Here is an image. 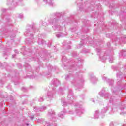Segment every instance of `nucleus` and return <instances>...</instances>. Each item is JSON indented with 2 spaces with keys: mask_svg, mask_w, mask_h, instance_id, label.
<instances>
[{
  "mask_svg": "<svg viewBox=\"0 0 126 126\" xmlns=\"http://www.w3.org/2000/svg\"><path fill=\"white\" fill-rule=\"evenodd\" d=\"M56 17L53 19L49 20L48 22H49V24H52V25H53L52 28H53L54 30L61 31L62 30V27L60 26V25H58V23L61 21L60 19L61 17H63V16L62 15L61 13H57L56 14Z\"/></svg>",
  "mask_w": 126,
  "mask_h": 126,
  "instance_id": "obj_1",
  "label": "nucleus"
},
{
  "mask_svg": "<svg viewBox=\"0 0 126 126\" xmlns=\"http://www.w3.org/2000/svg\"><path fill=\"white\" fill-rule=\"evenodd\" d=\"M108 110L110 111L109 114H113L114 113L112 107L106 106L101 110L100 113L99 112V110H96L94 114V119H99L100 116H101V118H104L105 117V114Z\"/></svg>",
  "mask_w": 126,
  "mask_h": 126,
  "instance_id": "obj_2",
  "label": "nucleus"
},
{
  "mask_svg": "<svg viewBox=\"0 0 126 126\" xmlns=\"http://www.w3.org/2000/svg\"><path fill=\"white\" fill-rule=\"evenodd\" d=\"M51 83L52 85H53L52 91H48L47 93V96L49 99L54 98V94H55V92H56V88H58V86H59V85L60 84V81H59V80H58L57 78H54L53 80H52Z\"/></svg>",
  "mask_w": 126,
  "mask_h": 126,
  "instance_id": "obj_3",
  "label": "nucleus"
},
{
  "mask_svg": "<svg viewBox=\"0 0 126 126\" xmlns=\"http://www.w3.org/2000/svg\"><path fill=\"white\" fill-rule=\"evenodd\" d=\"M74 107L76 109V113L78 116H80V115L84 113V108L82 107V105L77 102L75 104Z\"/></svg>",
  "mask_w": 126,
  "mask_h": 126,
  "instance_id": "obj_4",
  "label": "nucleus"
},
{
  "mask_svg": "<svg viewBox=\"0 0 126 126\" xmlns=\"http://www.w3.org/2000/svg\"><path fill=\"white\" fill-rule=\"evenodd\" d=\"M83 82H84V79H83V78H82L79 81H76L75 80H74L72 82V84H73V85H75L76 87H77L76 88V90H79V89H78V88H82V85H81V84H83Z\"/></svg>",
  "mask_w": 126,
  "mask_h": 126,
  "instance_id": "obj_5",
  "label": "nucleus"
},
{
  "mask_svg": "<svg viewBox=\"0 0 126 126\" xmlns=\"http://www.w3.org/2000/svg\"><path fill=\"white\" fill-rule=\"evenodd\" d=\"M67 99L69 101V104H72L76 99V97L73 96V92H72V90H70L69 91Z\"/></svg>",
  "mask_w": 126,
  "mask_h": 126,
  "instance_id": "obj_6",
  "label": "nucleus"
},
{
  "mask_svg": "<svg viewBox=\"0 0 126 126\" xmlns=\"http://www.w3.org/2000/svg\"><path fill=\"white\" fill-rule=\"evenodd\" d=\"M96 52L97 53V55L99 56V59H100L102 62H104V61H105V60L107 59V57H106V53L101 52V49L97 48Z\"/></svg>",
  "mask_w": 126,
  "mask_h": 126,
  "instance_id": "obj_7",
  "label": "nucleus"
},
{
  "mask_svg": "<svg viewBox=\"0 0 126 126\" xmlns=\"http://www.w3.org/2000/svg\"><path fill=\"white\" fill-rule=\"evenodd\" d=\"M99 94L101 97H104L105 98H108V99H109V98H110V96L109 95V94L108 93H106L105 88H103L101 90L100 92L99 93Z\"/></svg>",
  "mask_w": 126,
  "mask_h": 126,
  "instance_id": "obj_8",
  "label": "nucleus"
},
{
  "mask_svg": "<svg viewBox=\"0 0 126 126\" xmlns=\"http://www.w3.org/2000/svg\"><path fill=\"white\" fill-rule=\"evenodd\" d=\"M15 1H11L10 0H7V5H11L12 7H15L17 5H18L17 2L18 1H21L22 0H14Z\"/></svg>",
  "mask_w": 126,
  "mask_h": 126,
  "instance_id": "obj_9",
  "label": "nucleus"
},
{
  "mask_svg": "<svg viewBox=\"0 0 126 126\" xmlns=\"http://www.w3.org/2000/svg\"><path fill=\"white\" fill-rule=\"evenodd\" d=\"M102 80H104V81H105V82H108L109 85H113L114 83V80L112 79H108L105 76V75L102 76Z\"/></svg>",
  "mask_w": 126,
  "mask_h": 126,
  "instance_id": "obj_10",
  "label": "nucleus"
},
{
  "mask_svg": "<svg viewBox=\"0 0 126 126\" xmlns=\"http://www.w3.org/2000/svg\"><path fill=\"white\" fill-rule=\"evenodd\" d=\"M47 108L45 106H42L41 107H34V111L36 113H39V112H43L44 110H46Z\"/></svg>",
  "mask_w": 126,
  "mask_h": 126,
  "instance_id": "obj_11",
  "label": "nucleus"
},
{
  "mask_svg": "<svg viewBox=\"0 0 126 126\" xmlns=\"http://www.w3.org/2000/svg\"><path fill=\"white\" fill-rule=\"evenodd\" d=\"M41 2L43 5L48 4L50 5H53V0H42Z\"/></svg>",
  "mask_w": 126,
  "mask_h": 126,
  "instance_id": "obj_12",
  "label": "nucleus"
},
{
  "mask_svg": "<svg viewBox=\"0 0 126 126\" xmlns=\"http://www.w3.org/2000/svg\"><path fill=\"white\" fill-rule=\"evenodd\" d=\"M1 17H2V18H5V19H6L7 22L8 23V26H9V25L10 26H12V24H11V23L12 22V20H11L10 18H7L6 17V16H3V15H2L1 16Z\"/></svg>",
  "mask_w": 126,
  "mask_h": 126,
  "instance_id": "obj_13",
  "label": "nucleus"
},
{
  "mask_svg": "<svg viewBox=\"0 0 126 126\" xmlns=\"http://www.w3.org/2000/svg\"><path fill=\"white\" fill-rule=\"evenodd\" d=\"M55 116V112L53 110L50 109L48 110V117L49 118H53Z\"/></svg>",
  "mask_w": 126,
  "mask_h": 126,
  "instance_id": "obj_14",
  "label": "nucleus"
},
{
  "mask_svg": "<svg viewBox=\"0 0 126 126\" xmlns=\"http://www.w3.org/2000/svg\"><path fill=\"white\" fill-rule=\"evenodd\" d=\"M7 30H8V29H5L4 27L0 23V34H1L2 32H7Z\"/></svg>",
  "mask_w": 126,
  "mask_h": 126,
  "instance_id": "obj_15",
  "label": "nucleus"
},
{
  "mask_svg": "<svg viewBox=\"0 0 126 126\" xmlns=\"http://www.w3.org/2000/svg\"><path fill=\"white\" fill-rule=\"evenodd\" d=\"M90 79L91 81H92L93 83H95V81H97V80H98V79L94 75H92L91 76Z\"/></svg>",
  "mask_w": 126,
  "mask_h": 126,
  "instance_id": "obj_16",
  "label": "nucleus"
},
{
  "mask_svg": "<svg viewBox=\"0 0 126 126\" xmlns=\"http://www.w3.org/2000/svg\"><path fill=\"white\" fill-rule=\"evenodd\" d=\"M117 78V80H122L123 79V73L122 72H119L116 74Z\"/></svg>",
  "mask_w": 126,
  "mask_h": 126,
  "instance_id": "obj_17",
  "label": "nucleus"
},
{
  "mask_svg": "<svg viewBox=\"0 0 126 126\" xmlns=\"http://www.w3.org/2000/svg\"><path fill=\"white\" fill-rule=\"evenodd\" d=\"M65 113H66V111L65 110L62 111L61 113H59L58 114V116L60 117V118L63 119V118L64 117V115H65Z\"/></svg>",
  "mask_w": 126,
  "mask_h": 126,
  "instance_id": "obj_18",
  "label": "nucleus"
},
{
  "mask_svg": "<svg viewBox=\"0 0 126 126\" xmlns=\"http://www.w3.org/2000/svg\"><path fill=\"white\" fill-rule=\"evenodd\" d=\"M126 36H124L123 38L119 40L120 44H126Z\"/></svg>",
  "mask_w": 126,
  "mask_h": 126,
  "instance_id": "obj_19",
  "label": "nucleus"
},
{
  "mask_svg": "<svg viewBox=\"0 0 126 126\" xmlns=\"http://www.w3.org/2000/svg\"><path fill=\"white\" fill-rule=\"evenodd\" d=\"M111 90L112 91V93L113 94H115L116 93H117L118 91H119V90H120V89H119V88H114L113 87H112L111 88Z\"/></svg>",
  "mask_w": 126,
  "mask_h": 126,
  "instance_id": "obj_20",
  "label": "nucleus"
},
{
  "mask_svg": "<svg viewBox=\"0 0 126 126\" xmlns=\"http://www.w3.org/2000/svg\"><path fill=\"white\" fill-rule=\"evenodd\" d=\"M56 93H58L59 95H63V89L59 88V90L56 91Z\"/></svg>",
  "mask_w": 126,
  "mask_h": 126,
  "instance_id": "obj_21",
  "label": "nucleus"
},
{
  "mask_svg": "<svg viewBox=\"0 0 126 126\" xmlns=\"http://www.w3.org/2000/svg\"><path fill=\"white\" fill-rule=\"evenodd\" d=\"M12 10V8H11V7H9L8 9H6V8H1V11L3 13H4L7 11V10Z\"/></svg>",
  "mask_w": 126,
  "mask_h": 126,
  "instance_id": "obj_22",
  "label": "nucleus"
},
{
  "mask_svg": "<svg viewBox=\"0 0 126 126\" xmlns=\"http://www.w3.org/2000/svg\"><path fill=\"white\" fill-rule=\"evenodd\" d=\"M107 58L109 59V63H113V61L114 60V58H113V56H110L109 55L107 56Z\"/></svg>",
  "mask_w": 126,
  "mask_h": 126,
  "instance_id": "obj_23",
  "label": "nucleus"
},
{
  "mask_svg": "<svg viewBox=\"0 0 126 126\" xmlns=\"http://www.w3.org/2000/svg\"><path fill=\"white\" fill-rule=\"evenodd\" d=\"M46 126H57V124L55 123H54L53 124H50V123L46 122Z\"/></svg>",
  "mask_w": 126,
  "mask_h": 126,
  "instance_id": "obj_24",
  "label": "nucleus"
},
{
  "mask_svg": "<svg viewBox=\"0 0 126 126\" xmlns=\"http://www.w3.org/2000/svg\"><path fill=\"white\" fill-rule=\"evenodd\" d=\"M56 36L57 38H61V37H64V35L62 33H58L56 34Z\"/></svg>",
  "mask_w": 126,
  "mask_h": 126,
  "instance_id": "obj_25",
  "label": "nucleus"
},
{
  "mask_svg": "<svg viewBox=\"0 0 126 126\" xmlns=\"http://www.w3.org/2000/svg\"><path fill=\"white\" fill-rule=\"evenodd\" d=\"M61 103H62V106H67V103H66L65 101H64L63 100H62Z\"/></svg>",
  "mask_w": 126,
  "mask_h": 126,
  "instance_id": "obj_26",
  "label": "nucleus"
},
{
  "mask_svg": "<svg viewBox=\"0 0 126 126\" xmlns=\"http://www.w3.org/2000/svg\"><path fill=\"white\" fill-rule=\"evenodd\" d=\"M17 17H18V18H22L23 17V14H18L17 15Z\"/></svg>",
  "mask_w": 126,
  "mask_h": 126,
  "instance_id": "obj_27",
  "label": "nucleus"
},
{
  "mask_svg": "<svg viewBox=\"0 0 126 126\" xmlns=\"http://www.w3.org/2000/svg\"><path fill=\"white\" fill-rule=\"evenodd\" d=\"M29 32H30V30H27L26 32H25V35L28 36L29 35Z\"/></svg>",
  "mask_w": 126,
  "mask_h": 126,
  "instance_id": "obj_28",
  "label": "nucleus"
},
{
  "mask_svg": "<svg viewBox=\"0 0 126 126\" xmlns=\"http://www.w3.org/2000/svg\"><path fill=\"white\" fill-rule=\"evenodd\" d=\"M66 60H67L66 57H65V56H63V57H62V61H63V62H66Z\"/></svg>",
  "mask_w": 126,
  "mask_h": 126,
  "instance_id": "obj_29",
  "label": "nucleus"
},
{
  "mask_svg": "<svg viewBox=\"0 0 126 126\" xmlns=\"http://www.w3.org/2000/svg\"><path fill=\"white\" fill-rule=\"evenodd\" d=\"M44 101V98L43 97H40L38 99L39 102H43Z\"/></svg>",
  "mask_w": 126,
  "mask_h": 126,
  "instance_id": "obj_30",
  "label": "nucleus"
},
{
  "mask_svg": "<svg viewBox=\"0 0 126 126\" xmlns=\"http://www.w3.org/2000/svg\"><path fill=\"white\" fill-rule=\"evenodd\" d=\"M68 114H69L70 115H72V114H74V112H73V111L70 110L68 112Z\"/></svg>",
  "mask_w": 126,
  "mask_h": 126,
  "instance_id": "obj_31",
  "label": "nucleus"
},
{
  "mask_svg": "<svg viewBox=\"0 0 126 126\" xmlns=\"http://www.w3.org/2000/svg\"><path fill=\"white\" fill-rule=\"evenodd\" d=\"M22 91H24V92H26V91H27L26 88H25V87H23V88H22Z\"/></svg>",
  "mask_w": 126,
  "mask_h": 126,
  "instance_id": "obj_32",
  "label": "nucleus"
},
{
  "mask_svg": "<svg viewBox=\"0 0 126 126\" xmlns=\"http://www.w3.org/2000/svg\"><path fill=\"white\" fill-rule=\"evenodd\" d=\"M31 120H33L34 115L32 116L31 115H29Z\"/></svg>",
  "mask_w": 126,
  "mask_h": 126,
  "instance_id": "obj_33",
  "label": "nucleus"
},
{
  "mask_svg": "<svg viewBox=\"0 0 126 126\" xmlns=\"http://www.w3.org/2000/svg\"><path fill=\"white\" fill-rule=\"evenodd\" d=\"M121 105L122 106V107H121V110L122 109H125V104H124V103H122Z\"/></svg>",
  "mask_w": 126,
  "mask_h": 126,
  "instance_id": "obj_34",
  "label": "nucleus"
},
{
  "mask_svg": "<svg viewBox=\"0 0 126 126\" xmlns=\"http://www.w3.org/2000/svg\"><path fill=\"white\" fill-rule=\"evenodd\" d=\"M77 53L76 52H74L72 53V56L74 57V56H77Z\"/></svg>",
  "mask_w": 126,
  "mask_h": 126,
  "instance_id": "obj_35",
  "label": "nucleus"
},
{
  "mask_svg": "<svg viewBox=\"0 0 126 126\" xmlns=\"http://www.w3.org/2000/svg\"><path fill=\"white\" fill-rule=\"evenodd\" d=\"M109 102L110 103H112L113 102V97L110 98V99L109 100Z\"/></svg>",
  "mask_w": 126,
  "mask_h": 126,
  "instance_id": "obj_36",
  "label": "nucleus"
},
{
  "mask_svg": "<svg viewBox=\"0 0 126 126\" xmlns=\"http://www.w3.org/2000/svg\"><path fill=\"white\" fill-rule=\"evenodd\" d=\"M110 126H114V123L113 122H110V124H109Z\"/></svg>",
  "mask_w": 126,
  "mask_h": 126,
  "instance_id": "obj_37",
  "label": "nucleus"
},
{
  "mask_svg": "<svg viewBox=\"0 0 126 126\" xmlns=\"http://www.w3.org/2000/svg\"><path fill=\"white\" fill-rule=\"evenodd\" d=\"M68 78H69V75H67V76L66 77L65 79H66V80H67V79H68Z\"/></svg>",
  "mask_w": 126,
  "mask_h": 126,
  "instance_id": "obj_38",
  "label": "nucleus"
},
{
  "mask_svg": "<svg viewBox=\"0 0 126 126\" xmlns=\"http://www.w3.org/2000/svg\"><path fill=\"white\" fill-rule=\"evenodd\" d=\"M49 69H53V66H52L51 65H49Z\"/></svg>",
  "mask_w": 126,
  "mask_h": 126,
  "instance_id": "obj_39",
  "label": "nucleus"
},
{
  "mask_svg": "<svg viewBox=\"0 0 126 126\" xmlns=\"http://www.w3.org/2000/svg\"><path fill=\"white\" fill-rule=\"evenodd\" d=\"M74 31H75V28H74L72 29V32H74Z\"/></svg>",
  "mask_w": 126,
  "mask_h": 126,
  "instance_id": "obj_40",
  "label": "nucleus"
},
{
  "mask_svg": "<svg viewBox=\"0 0 126 126\" xmlns=\"http://www.w3.org/2000/svg\"><path fill=\"white\" fill-rule=\"evenodd\" d=\"M15 56H16V55H15V54L13 55H12V58H15Z\"/></svg>",
  "mask_w": 126,
  "mask_h": 126,
  "instance_id": "obj_41",
  "label": "nucleus"
},
{
  "mask_svg": "<svg viewBox=\"0 0 126 126\" xmlns=\"http://www.w3.org/2000/svg\"><path fill=\"white\" fill-rule=\"evenodd\" d=\"M41 44H44V40L41 41Z\"/></svg>",
  "mask_w": 126,
  "mask_h": 126,
  "instance_id": "obj_42",
  "label": "nucleus"
},
{
  "mask_svg": "<svg viewBox=\"0 0 126 126\" xmlns=\"http://www.w3.org/2000/svg\"><path fill=\"white\" fill-rule=\"evenodd\" d=\"M43 25L44 26H46V25H47V24H46V25H45L44 23H43Z\"/></svg>",
  "mask_w": 126,
  "mask_h": 126,
  "instance_id": "obj_43",
  "label": "nucleus"
},
{
  "mask_svg": "<svg viewBox=\"0 0 126 126\" xmlns=\"http://www.w3.org/2000/svg\"><path fill=\"white\" fill-rule=\"evenodd\" d=\"M32 37H33V34H32V33H31V34H30V36L32 37Z\"/></svg>",
  "mask_w": 126,
  "mask_h": 126,
  "instance_id": "obj_44",
  "label": "nucleus"
},
{
  "mask_svg": "<svg viewBox=\"0 0 126 126\" xmlns=\"http://www.w3.org/2000/svg\"><path fill=\"white\" fill-rule=\"evenodd\" d=\"M83 45L82 44H80V48H81V47H82Z\"/></svg>",
  "mask_w": 126,
  "mask_h": 126,
  "instance_id": "obj_45",
  "label": "nucleus"
},
{
  "mask_svg": "<svg viewBox=\"0 0 126 126\" xmlns=\"http://www.w3.org/2000/svg\"><path fill=\"white\" fill-rule=\"evenodd\" d=\"M15 53H18V51L17 50H15Z\"/></svg>",
  "mask_w": 126,
  "mask_h": 126,
  "instance_id": "obj_46",
  "label": "nucleus"
},
{
  "mask_svg": "<svg viewBox=\"0 0 126 126\" xmlns=\"http://www.w3.org/2000/svg\"><path fill=\"white\" fill-rule=\"evenodd\" d=\"M92 102H93V103L95 102V101L94 100V99H92Z\"/></svg>",
  "mask_w": 126,
  "mask_h": 126,
  "instance_id": "obj_47",
  "label": "nucleus"
},
{
  "mask_svg": "<svg viewBox=\"0 0 126 126\" xmlns=\"http://www.w3.org/2000/svg\"><path fill=\"white\" fill-rule=\"evenodd\" d=\"M123 126H126V124L123 125Z\"/></svg>",
  "mask_w": 126,
  "mask_h": 126,
  "instance_id": "obj_48",
  "label": "nucleus"
},
{
  "mask_svg": "<svg viewBox=\"0 0 126 126\" xmlns=\"http://www.w3.org/2000/svg\"><path fill=\"white\" fill-rule=\"evenodd\" d=\"M72 69H74V67L73 66L72 67Z\"/></svg>",
  "mask_w": 126,
  "mask_h": 126,
  "instance_id": "obj_49",
  "label": "nucleus"
},
{
  "mask_svg": "<svg viewBox=\"0 0 126 126\" xmlns=\"http://www.w3.org/2000/svg\"><path fill=\"white\" fill-rule=\"evenodd\" d=\"M78 63H79L80 62V60H78Z\"/></svg>",
  "mask_w": 126,
  "mask_h": 126,
  "instance_id": "obj_50",
  "label": "nucleus"
},
{
  "mask_svg": "<svg viewBox=\"0 0 126 126\" xmlns=\"http://www.w3.org/2000/svg\"><path fill=\"white\" fill-rule=\"evenodd\" d=\"M38 43L40 44V40H38Z\"/></svg>",
  "mask_w": 126,
  "mask_h": 126,
  "instance_id": "obj_51",
  "label": "nucleus"
},
{
  "mask_svg": "<svg viewBox=\"0 0 126 126\" xmlns=\"http://www.w3.org/2000/svg\"><path fill=\"white\" fill-rule=\"evenodd\" d=\"M38 122H40V119H38Z\"/></svg>",
  "mask_w": 126,
  "mask_h": 126,
  "instance_id": "obj_52",
  "label": "nucleus"
},
{
  "mask_svg": "<svg viewBox=\"0 0 126 126\" xmlns=\"http://www.w3.org/2000/svg\"><path fill=\"white\" fill-rule=\"evenodd\" d=\"M29 124L28 123H27V126H29Z\"/></svg>",
  "mask_w": 126,
  "mask_h": 126,
  "instance_id": "obj_53",
  "label": "nucleus"
},
{
  "mask_svg": "<svg viewBox=\"0 0 126 126\" xmlns=\"http://www.w3.org/2000/svg\"><path fill=\"white\" fill-rule=\"evenodd\" d=\"M14 84H15V85H16V83H14Z\"/></svg>",
  "mask_w": 126,
  "mask_h": 126,
  "instance_id": "obj_54",
  "label": "nucleus"
},
{
  "mask_svg": "<svg viewBox=\"0 0 126 126\" xmlns=\"http://www.w3.org/2000/svg\"><path fill=\"white\" fill-rule=\"evenodd\" d=\"M37 116H39V114H37Z\"/></svg>",
  "mask_w": 126,
  "mask_h": 126,
  "instance_id": "obj_55",
  "label": "nucleus"
},
{
  "mask_svg": "<svg viewBox=\"0 0 126 126\" xmlns=\"http://www.w3.org/2000/svg\"><path fill=\"white\" fill-rule=\"evenodd\" d=\"M81 1H82V0H81Z\"/></svg>",
  "mask_w": 126,
  "mask_h": 126,
  "instance_id": "obj_56",
  "label": "nucleus"
}]
</instances>
